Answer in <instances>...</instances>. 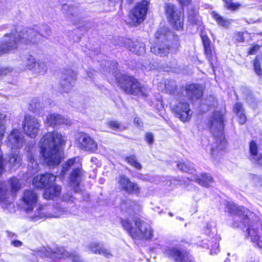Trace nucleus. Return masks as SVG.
Wrapping results in <instances>:
<instances>
[{
	"mask_svg": "<svg viewBox=\"0 0 262 262\" xmlns=\"http://www.w3.org/2000/svg\"><path fill=\"white\" fill-rule=\"evenodd\" d=\"M164 10L169 23L177 30L182 29L183 23L181 18V13L176 10L174 6L170 3L166 4Z\"/></svg>",
	"mask_w": 262,
	"mask_h": 262,
	"instance_id": "nucleus-11",
	"label": "nucleus"
},
{
	"mask_svg": "<svg viewBox=\"0 0 262 262\" xmlns=\"http://www.w3.org/2000/svg\"><path fill=\"white\" fill-rule=\"evenodd\" d=\"M128 1H129V3H132L133 0H128Z\"/></svg>",
	"mask_w": 262,
	"mask_h": 262,
	"instance_id": "nucleus-64",
	"label": "nucleus"
},
{
	"mask_svg": "<svg viewBox=\"0 0 262 262\" xmlns=\"http://www.w3.org/2000/svg\"><path fill=\"white\" fill-rule=\"evenodd\" d=\"M51 257L54 259H66L70 257L72 262H86L83 258L76 253H70L63 248L56 249L51 255Z\"/></svg>",
	"mask_w": 262,
	"mask_h": 262,
	"instance_id": "nucleus-19",
	"label": "nucleus"
},
{
	"mask_svg": "<svg viewBox=\"0 0 262 262\" xmlns=\"http://www.w3.org/2000/svg\"><path fill=\"white\" fill-rule=\"evenodd\" d=\"M9 183L11 191L12 193H16L19 190L21 187V183L16 177H13L9 180Z\"/></svg>",
	"mask_w": 262,
	"mask_h": 262,
	"instance_id": "nucleus-32",
	"label": "nucleus"
},
{
	"mask_svg": "<svg viewBox=\"0 0 262 262\" xmlns=\"http://www.w3.org/2000/svg\"><path fill=\"white\" fill-rule=\"evenodd\" d=\"M223 122V115L220 112H215L210 120L211 132L215 137H220V143L217 147V150H223L226 146V141L224 137H222L224 129Z\"/></svg>",
	"mask_w": 262,
	"mask_h": 262,
	"instance_id": "nucleus-8",
	"label": "nucleus"
},
{
	"mask_svg": "<svg viewBox=\"0 0 262 262\" xmlns=\"http://www.w3.org/2000/svg\"><path fill=\"white\" fill-rule=\"evenodd\" d=\"M249 148L251 160L256 158V156H258L260 154L258 152V146L257 144L253 141L250 143Z\"/></svg>",
	"mask_w": 262,
	"mask_h": 262,
	"instance_id": "nucleus-39",
	"label": "nucleus"
},
{
	"mask_svg": "<svg viewBox=\"0 0 262 262\" xmlns=\"http://www.w3.org/2000/svg\"><path fill=\"white\" fill-rule=\"evenodd\" d=\"M121 224L125 230H126L129 235L134 238L137 237V233L136 232V227L133 225L131 222L128 219L121 220ZM135 226H136L135 225Z\"/></svg>",
	"mask_w": 262,
	"mask_h": 262,
	"instance_id": "nucleus-30",
	"label": "nucleus"
},
{
	"mask_svg": "<svg viewBox=\"0 0 262 262\" xmlns=\"http://www.w3.org/2000/svg\"><path fill=\"white\" fill-rule=\"evenodd\" d=\"M91 162L93 163H94L96 165H98L99 164V161L96 158L93 157L92 158L91 160Z\"/></svg>",
	"mask_w": 262,
	"mask_h": 262,
	"instance_id": "nucleus-59",
	"label": "nucleus"
},
{
	"mask_svg": "<svg viewBox=\"0 0 262 262\" xmlns=\"http://www.w3.org/2000/svg\"><path fill=\"white\" fill-rule=\"evenodd\" d=\"M21 156L17 150L11 152L7 158V164L10 170H14L21 164Z\"/></svg>",
	"mask_w": 262,
	"mask_h": 262,
	"instance_id": "nucleus-23",
	"label": "nucleus"
},
{
	"mask_svg": "<svg viewBox=\"0 0 262 262\" xmlns=\"http://www.w3.org/2000/svg\"><path fill=\"white\" fill-rule=\"evenodd\" d=\"M124 205L127 206V207L128 208L129 210H138L140 207L139 205L137 204V203L129 200H126L123 203V204L122 205V207L124 208Z\"/></svg>",
	"mask_w": 262,
	"mask_h": 262,
	"instance_id": "nucleus-41",
	"label": "nucleus"
},
{
	"mask_svg": "<svg viewBox=\"0 0 262 262\" xmlns=\"http://www.w3.org/2000/svg\"><path fill=\"white\" fill-rule=\"evenodd\" d=\"M178 1L181 5H188L191 1V0H178Z\"/></svg>",
	"mask_w": 262,
	"mask_h": 262,
	"instance_id": "nucleus-56",
	"label": "nucleus"
},
{
	"mask_svg": "<svg viewBox=\"0 0 262 262\" xmlns=\"http://www.w3.org/2000/svg\"><path fill=\"white\" fill-rule=\"evenodd\" d=\"M136 225L137 237L136 238H150L152 236V230L149 225L139 219L134 221Z\"/></svg>",
	"mask_w": 262,
	"mask_h": 262,
	"instance_id": "nucleus-16",
	"label": "nucleus"
},
{
	"mask_svg": "<svg viewBox=\"0 0 262 262\" xmlns=\"http://www.w3.org/2000/svg\"><path fill=\"white\" fill-rule=\"evenodd\" d=\"M234 112L236 114H239L241 113H244V109H243L242 104L240 103H236L235 104V106L234 107Z\"/></svg>",
	"mask_w": 262,
	"mask_h": 262,
	"instance_id": "nucleus-48",
	"label": "nucleus"
},
{
	"mask_svg": "<svg viewBox=\"0 0 262 262\" xmlns=\"http://www.w3.org/2000/svg\"><path fill=\"white\" fill-rule=\"evenodd\" d=\"M227 210L234 215L233 226L242 229L245 231L252 242L256 246L262 248V241L259 233V229L261 228L262 224L259 217L247 209L242 206H237L233 203H227Z\"/></svg>",
	"mask_w": 262,
	"mask_h": 262,
	"instance_id": "nucleus-1",
	"label": "nucleus"
},
{
	"mask_svg": "<svg viewBox=\"0 0 262 262\" xmlns=\"http://www.w3.org/2000/svg\"><path fill=\"white\" fill-rule=\"evenodd\" d=\"M75 75L72 71H68L67 74H63L60 81L61 91L64 93H69L72 89L74 82Z\"/></svg>",
	"mask_w": 262,
	"mask_h": 262,
	"instance_id": "nucleus-20",
	"label": "nucleus"
},
{
	"mask_svg": "<svg viewBox=\"0 0 262 262\" xmlns=\"http://www.w3.org/2000/svg\"><path fill=\"white\" fill-rule=\"evenodd\" d=\"M62 199L63 201L67 202H73L74 198L71 194L68 193L63 194Z\"/></svg>",
	"mask_w": 262,
	"mask_h": 262,
	"instance_id": "nucleus-50",
	"label": "nucleus"
},
{
	"mask_svg": "<svg viewBox=\"0 0 262 262\" xmlns=\"http://www.w3.org/2000/svg\"><path fill=\"white\" fill-rule=\"evenodd\" d=\"M212 16L220 26L228 27L230 24L229 20L223 18L219 14L215 12L212 13Z\"/></svg>",
	"mask_w": 262,
	"mask_h": 262,
	"instance_id": "nucleus-36",
	"label": "nucleus"
},
{
	"mask_svg": "<svg viewBox=\"0 0 262 262\" xmlns=\"http://www.w3.org/2000/svg\"><path fill=\"white\" fill-rule=\"evenodd\" d=\"M148 5L149 2L147 0H142L137 4L129 15L128 23L131 26H137L144 21Z\"/></svg>",
	"mask_w": 262,
	"mask_h": 262,
	"instance_id": "nucleus-9",
	"label": "nucleus"
},
{
	"mask_svg": "<svg viewBox=\"0 0 262 262\" xmlns=\"http://www.w3.org/2000/svg\"><path fill=\"white\" fill-rule=\"evenodd\" d=\"M56 180V176L50 173L36 176L33 180V184L38 188H47L52 185Z\"/></svg>",
	"mask_w": 262,
	"mask_h": 262,
	"instance_id": "nucleus-17",
	"label": "nucleus"
},
{
	"mask_svg": "<svg viewBox=\"0 0 262 262\" xmlns=\"http://www.w3.org/2000/svg\"><path fill=\"white\" fill-rule=\"evenodd\" d=\"M7 191L6 186L5 184L0 182V202H5L6 201V193Z\"/></svg>",
	"mask_w": 262,
	"mask_h": 262,
	"instance_id": "nucleus-43",
	"label": "nucleus"
},
{
	"mask_svg": "<svg viewBox=\"0 0 262 262\" xmlns=\"http://www.w3.org/2000/svg\"><path fill=\"white\" fill-rule=\"evenodd\" d=\"M236 115L239 118V123L241 124L245 123L247 120V118L246 117V115L244 114V112L241 113L239 114H237Z\"/></svg>",
	"mask_w": 262,
	"mask_h": 262,
	"instance_id": "nucleus-49",
	"label": "nucleus"
},
{
	"mask_svg": "<svg viewBox=\"0 0 262 262\" xmlns=\"http://www.w3.org/2000/svg\"><path fill=\"white\" fill-rule=\"evenodd\" d=\"M134 123L137 126L140 125V118L139 117H136L134 119Z\"/></svg>",
	"mask_w": 262,
	"mask_h": 262,
	"instance_id": "nucleus-57",
	"label": "nucleus"
},
{
	"mask_svg": "<svg viewBox=\"0 0 262 262\" xmlns=\"http://www.w3.org/2000/svg\"><path fill=\"white\" fill-rule=\"evenodd\" d=\"M225 2V7L230 10H234L237 9L239 5L237 4L233 3L230 0H223Z\"/></svg>",
	"mask_w": 262,
	"mask_h": 262,
	"instance_id": "nucleus-46",
	"label": "nucleus"
},
{
	"mask_svg": "<svg viewBox=\"0 0 262 262\" xmlns=\"http://www.w3.org/2000/svg\"><path fill=\"white\" fill-rule=\"evenodd\" d=\"M202 39L206 58L212 64V61L215 55L214 48L211 46L210 40L207 36L202 35Z\"/></svg>",
	"mask_w": 262,
	"mask_h": 262,
	"instance_id": "nucleus-25",
	"label": "nucleus"
},
{
	"mask_svg": "<svg viewBox=\"0 0 262 262\" xmlns=\"http://www.w3.org/2000/svg\"><path fill=\"white\" fill-rule=\"evenodd\" d=\"M253 66L254 68V70L257 74L259 75H262V70L260 67V63L259 61L257 59V57H256L254 61Z\"/></svg>",
	"mask_w": 262,
	"mask_h": 262,
	"instance_id": "nucleus-47",
	"label": "nucleus"
},
{
	"mask_svg": "<svg viewBox=\"0 0 262 262\" xmlns=\"http://www.w3.org/2000/svg\"><path fill=\"white\" fill-rule=\"evenodd\" d=\"M252 160L254 162H255L259 165H262V155H261V154H259L258 155V156H256V158H254Z\"/></svg>",
	"mask_w": 262,
	"mask_h": 262,
	"instance_id": "nucleus-54",
	"label": "nucleus"
},
{
	"mask_svg": "<svg viewBox=\"0 0 262 262\" xmlns=\"http://www.w3.org/2000/svg\"><path fill=\"white\" fill-rule=\"evenodd\" d=\"M7 233H8V236L10 238H12L16 236V235L15 233H12L11 232L7 231Z\"/></svg>",
	"mask_w": 262,
	"mask_h": 262,
	"instance_id": "nucleus-58",
	"label": "nucleus"
},
{
	"mask_svg": "<svg viewBox=\"0 0 262 262\" xmlns=\"http://www.w3.org/2000/svg\"><path fill=\"white\" fill-rule=\"evenodd\" d=\"M87 74H88V76L90 77V78H92V74L91 73V74H89V73H87Z\"/></svg>",
	"mask_w": 262,
	"mask_h": 262,
	"instance_id": "nucleus-62",
	"label": "nucleus"
},
{
	"mask_svg": "<svg viewBox=\"0 0 262 262\" xmlns=\"http://www.w3.org/2000/svg\"><path fill=\"white\" fill-rule=\"evenodd\" d=\"M248 262H259V261L257 259L251 258Z\"/></svg>",
	"mask_w": 262,
	"mask_h": 262,
	"instance_id": "nucleus-60",
	"label": "nucleus"
},
{
	"mask_svg": "<svg viewBox=\"0 0 262 262\" xmlns=\"http://www.w3.org/2000/svg\"><path fill=\"white\" fill-rule=\"evenodd\" d=\"M25 61L26 68L29 70L33 71L34 67L36 66L35 59L32 55H27Z\"/></svg>",
	"mask_w": 262,
	"mask_h": 262,
	"instance_id": "nucleus-38",
	"label": "nucleus"
},
{
	"mask_svg": "<svg viewBox=\"0 0 262 262\" xmlns=\"http://www.w3.org/2000/svg\"><path fill=\"white\" fill-rule=\"evenodd\" d=\"M216 150L214 149H212V155H214L215 154Z\"/></svg>",
	"mask_w": 262,
	"mask_h": 262,
	"instance_id": "nucleus-61",
	"label": "nucleus"
},
{
	"mask_svg": "<svg viewBox=\"0 0 262 262\" xmlns=\"http://www.w3.org/2000/svg\"><path fill=\"white\" fill-rule=\"evenodd\" d=\"M118 184L120 189L129 194H138L140 188L137 183L132 182L129 179L124 175L119 177Z\"/></svg>",
	"mask_w": 262,
	"mask_h": 262,
	"instance_id": "nucleus-14",
	"label": "nucleus"
},
{
	"mask_svg": "<svg viewBox=\"0 0 262 262\" xmlns=\"http://www.w3.org/2000/svg\"><path fill=\"white\" fill-rule=\"evenodd\" d=\"M259 49V46L258 45H254L250 49L249 53L251 55L255 54Z\"/></svg>",
	"mask_w": 262,
	"mask_h": 262,
	"instance_id": "nucleus-52",
	"label": "nucleus"
},
{
	"mask_svg": "<svg viewBox=\"0 0 262 262\" xmlns=\"http://www.w3.org/2000/svg\"><path fill=\"white\" fill-rule=\"evenodd\" d=\"M146 141L149 143L151 144L154 141V136L151 133H146L145 135Z\"/></svg>",
	"mask_w": 262,
	"mask_h": 262,
	"instance_id": "nucleus-53",
	"label": "nucleus"
},
{
	"mask_svg": "<svg viewBox=\"0 0 262 262\" xmlns=\"http://www.w3.org/2000/svg\"><path fill=\"white\" fill-rule=\"evenodd\" d=\"M125 43L129 50L136 54L142 55L145 52V44L142 42L138 40L133 41L130 39H127Z\"/></svg>",
	"mask_w": 262,
	"mask_h": 262,
	"instance_id": "nucleus-21",
	"label": "nucleus"
},
{
	"mask_svg": "<svg viewBox=\"0 0 262 262\" xmlns=\"http://www.w3.org/2000/svg\"><path fill=\"white\" fill-rule=\"evenodd\" d=\"M6 142L7 146L12 149L19 148L24 143L23 136L18 129H13L8 136Z\"/></svg>",
	"mask_w": 262,
	"mask_h": 262,
	"instance_id": "nucleus-18",
	"label": "nucleus"
},
{
	"mask_svg": "<svg viewBox=\"0 0 262 262\" xmlns=\"http://www.w3.org/2000/svg\"><path fill=\"white\" fill-rule=\"evenodd\" d=\"M79 146L82 150L95 152L97 150V143L89 135L84 133H79L76 136Z\"/></svg>",
	"mask_w": 262,
	"mask_h": 262,
	"instance_id": "nucleus-12",
	"label": "nucleus"
},
{
	"mask_svg": "<svg viewBox=\"0 0 262 262\" xmlns=\"http://www.w3.org/2000/svg\"><path fill=\"white\" fill-rule=\"evenodd\" d=\"M21 200L22 207L28 216L32 220H38L41 214L42 205H37L38 195L33 190H25L22 193Z\"/></svg>",
	"mask_w": 262,
	"mask_h": 262,
	"instance_id": "nucleus-5",
	"label": "nucleus"
},
{
	"mask_svg": "<svg viewBox=\"0 0 262 262\" xmlns=\"http://www.w3.org/2000/svg\"><path fill=\"white\" fill-rule=\"evenodd\" d=\"M45 123L49 126H55L67 123V120L61 115L56 114H50L46 119Z\"/></svg>",
	"mask_w": 262,
	"mask_h": 262,
	"instance_id": "nucleus-28",
	"label": "nucleus"
},
{
	"mask_svg": "<svg viewBox=\"0 0 262 262\" xmlns=\"http://www.w3.org/2000/svg\"><path fill=\"white\" fill-rule=\"evenodd\" d=\"M10 69L0 66V76L6 75L10 72Z\"/></svg>",
	"mask_w": 262,
	"mask_h": 262,
	"instance_id": "nucleus-51",
	"label": "nucleus"
},
{
	"mask_svg": "<svg viewBox=\"0 0 262 262\" xmlns=\"http://www.w3.org/2000/svg\"><path fill=\"white\" fill-rule=\"evenodd\" d=\"M88 248L94 253L102 254L107 258H110L112 256L110 252L98 243L93 242L90 244Z\"/></svg>",
	"mask_w": 262,
	"mask_h": 262,
	"instance_id": "nucleus-27",
	"label": "nucleus"
},
{
	"mask_svg": "<svg viewBox=\"0 0 262 262\" xmlns=\"http://www.w3.org/2000/svg\"><path fill=\"white\" fill-rule=\"evenodd\" d=\"M188 179L191 181H194L201 186L205 187H210L213 182V178L207 173L202 174L200 177H199L195 173L194 175L188 178Z\"/></svg>",
	"mask_w": 262,
	"mask_h": 262,
	"instance_id": "nucleus-24",
	"label": "nucleus"
},
{
	"mask_svg": "<svg viewBox=\"0 0 262 262\" xmlns=\"http://www.w3.org/2000/svg\"><path fill=\"white\" fill-rule=\"evenodd\" d=\"M173 111L178 118L183 122L189 121L192 115L189 104L185 101H179L173 108Z\"/></svg>",
	"mask_w": 262,
	"mask_h": 262,
	"instance_id": "nucleus-13",
	"label": "nucleus"
},
{
	"mask_svg": "<svg viewBox=\"0 0 262 262\" xmlns=\"http://www.w3.org/2000/svg\"><path fill=\"white\" fill-rule=\"evenodd\" d=\"M178 168L186 172H188L193 176L196 173V170L190 165L189 163L179 162L177 164Z\"/></svg>",
	"mask_w": 262,
	"mask_h": 262,
	"instance_id": "nucleus-33",
	"label": "nucleus"
},
{
	"mask_svg": "<svg viewBox=\"0 0 262 262\" xmlns=\"http://www.w3.org/2000/svg\"><path fill=\"white\" fill-rule=\"evenodd\" d=\"M165 253L172 257L177 262H184V254L174 248H168L165 250Z\"/></svg>",
	"mask_w": 262,
	"mask_h": 262,
	"instance_id": "nucleus-29",
	"label": "nucleus"
},
{
	"mask_svg": "<svg viewBox=\"0 0 262 262\" xmlns=\"http://www.w3.org/2000/svg\"><path fill=\"white\" fill-rule=\"evenodd\" d=\"M28 159L29 161L28 166L29 167H32V169H37V164L35 161L32 151L29 152L28 154Z\"/></svg>",
	"mask_w": 262,
	"mask_h": 262,
	"instance_id": "nucleus-44",
	"label": "nucleus"
},
{
	"mask_svg": "<svg viewBox=\"0 0 262 262\" xmlns=\"http://www.w3.org/2000/svg\"><path fill=\"white\" fill-rule=\"evenodd\" d=\"M40 122L36 118L26 115L23 124L25 134L31 138H35L40 130Z\"/></svg>",
	"mask_w": 262,
	"mask_h": 262,
	"instance_id": "nucleus-10",
	"label": "nucleus"
},
{
	"mask_svg": "<svg viewBox=\"0 0 262 262\" xmlns=\"http://www.w3.org/2000/svg\"><path fill=\"white\" fill-rule=\"evenodd\" d=\"M41 35L37 28H30L20 31L17 37L14 33L6 34L0 43V55L11 51L19 46H31L37 44Z\"/></svg>",
	"mask_w": 262,
	"mask_h": 262,
	"instance_id": "nucleus-3",
	"label": "nucleus"
},
{
	"mask_svg": "<svg viewBox=\"0 0 262 262\" xmlns=\"http://www.w3.org/2000/svg\"><path fill=\"white\" fill-rule=\"evenodd\" d=\"M155 37L158 42L151 47V51L155 54L165 56L169 52L176 53L179 50L180 43L178 36L174 35L166 27L158 29Z\"/></svg>",
	"mask_w": 262,
	"mask_h": 262,
	"instance_id": "nucleus-4",
	"label": "nucleus"
},
{
	"mask_svg": "<svg viewBox=\"0 0 262 262\" xmlns=\"http://www.w3.org/2000/svg\"><path fill=\"white\" fill-rule=\"evenodd\" d=\"M116 80L120 86L127 94L146 96L148 90L136 79L127 75H122L117 77Z\"/></svg>",
	"mask_w": 262,
	"mask_h": 262,
	"instance_id": "nucleus-6",
	"label": "nucleus"
},
{
	"mask_svg": "<svg viewBox=\"0 0 262 262\" xmlns=\"http://www.w3.org/2000/svg\"><path fill=\"white\" fill-rule=\"evenodd\" d=\"M11 244L12 245L15 247H19L22 245V243L20 241L12 239L11 242Z\"/></svg>",
	"mask_w": 262,
	"mask_h": 262,
	"instance_id": "nucleus-55",
	"label": "nucleus"
},
{
	"mask_svg": "<svg viewBox=\"0 0 262 262\" xmlns=\"http://www.w3.org/2000/svg\"><path fill=\"white\" fill-rule=\"evenodd\" d=\"M166 91L170 94L173 93L176 90V85L173 81H168L165 84Z\"/></svg>",
	"mask_w": 262,
	"mask_h": 262,
	"instance_id": "nucleus-45",
	"label": "nucleus"
},
{
	"mask_svg": "<svg viewBox=\"0 0 262 262\" xmlns=\"http://www.w3.org/2000/svg\"><path fill=\"white\" fill-rule=\"evenodd\" d=\"M63 9L64 11L68 10L66 12L65 14L69 20L73 23L76 22L77 15L76 11L74 10L73 8L65 5L63 7Z\"/></svg>",
	"mask_w": 262,
	"mask_h": 262,
	"instance_id": "nucleus-31",
	"label": "nucleus"
},
{
	"mask_svg": "<svg viewBox=\"0 0 262 262\" xmlns=\"http://www.w3.org/2000/svg\"><path fill=\"white\" fill-rule=\"evenodd\" d=\"M64 142L62 135L56 131L48 132L41 138L38 146L41 154L49 165L59 164L62 156L60 146Z\"/></svg>",
	"mask_w": 262,
	"mask_h": 262,
	"instance_id": "nucleus-2",
	"label": "nucleus"
},
{
	"mask_svg": "<svg viewBox=\"0 0 262 262\" xmlns=\"http://www.w3.org/2000/svg\"><path fill=\"white\" fill-rule=\"evenodd\" d=\"M117 62H114V63H113V66H114V67L116 66V65H117Z\"/></svg>",
	"mask_w": 262,
	"mask_h": 262,
	"instance_id": "nucleus-63",
	"label": "nucleus"
},
{
	"mask_svg": "<svg viewBox=\"0 0 262 262\" xmlns=\"http://www.w3.org/2000/svg\"><path fill=\"white\" fill-rule=\"evenodd\" d=\"M72 166L74 169L70 176L71 185L74 188L75 192H79V189L76 187L78 186L81 181V177L83 174L81 169V159L79 158H74L68 160L62 167L61 175L63 176Z\"/></svg>",
	"mask_w": 262,
	"mask_h": 262,
	"instance_id": "nucleus-7",
	"label": "nucleus"
},
{
	"mask_svg": "<svg viewBox=\"0 0 262 262\" xmlns=\"http://www.w3.org/2000/svg\"><path fill=\"white\" fill-rule=\"evenodd\" d=\"M198 9L195 7H191L188 11V20L192 24H196L199 19Z\"/></svg>",
	"mask_w": 262,
	"mask_h": 262,
	"instance_id": "nucleus-34",
	"label": "nucleus"
},
{
	"mask_svg": "<svg viewBox=\"0 0 262 262\" xmlns=\"http://www.w3.org/2000/svg\"><path fill=\"white\" fill-rule=\"evenodd\" d=\"M30 106L32 111H36L42 109L43 107V104L39 99L34 98L31 100Z\"/></svg>",
	"mask_w": 262,
	"mask_h": 262,
	"instance_id": "nucleus-37",
	"label": "nucleus"
},
{
	"mask_svg": "<svg viewBox=\"0 0 262 262\" xmlns=\"http://www.w3.org/2000/svg\"><path fill=\"white\" fill-rule=\"evenodd\" d=\"M48 68L46 63L42 61H38L36 66L33 70V72L38 74H43L47 71Z\"/></svg>",
	"mask_w": 262,
	"mask_h": 262,
	"instance_id": "nucleus-35",
	"label": "nucleus"
},
{
	"mask_svg": "<svg viewBox=\"0 0 262 262\" xmlns=\"http://www.w3.org/2000/svg\"><path fill=\"white\" fill-rule=\"evenodd\" d=\"M61 190V188L59 185L53 184L46 189L43 197L46 199H54L60 195Z\"/></svg>",
	"mask_w": 262,
	"mask_h": 262,
	"instance_id": "nucleus-26",
	"label": "nucleus"
},
{
	"mask_svg": "<svg viewBox=\"0 0 262 262\" xmlns=\"http://www.w3.org/2000/svg\"><path fill=\"white\" fill-rule=\"evenodd\" d=\"M126 160L128 163L137 169H141L142 168L141 165L137 161L135 156H131L126 157Z\"/></svg>",
	"mask_w": 262,
	"mask_h": 262,
	"instance_id": "nucleus-40",
	"label": "nucleus"
},
{
	"mask_svg": "<svg viewBox=\"0 0 262 262\" xmlns=\"http://www.w3.org/2000/svg\"><path fill=\"white\" fill-rule=\"evenodd\" d=\"M107 125L110 128L115 130L122 129V125L117 121H110L107 122Z\"/></svg>",
	"mask_w": 262,
	"mask_h": 262,
	"instance_id": "nucleus-42",
	"label": "nucleus"
},
{
	"mask_svg": "<svg viewBox=\"0 0 262 262\" xmlns=\"http://www.w3.org/2000/svg\"><path fill=\"white\" fill-rule=\"evenodd\" d=\"M188 98L192 100L200 99L203 95L202 88L198 84H190L186 88Z\"/></svg>",
	"mask_w": 262,
	"mask_h": 262,
	"instance_id": "nucleus-22",
	"label": "nucleus"
},
{
	"mask_svg": "<svg viewBox=\"0 0 262 262\" xmlns=\"http://www.w3.org/2000/svg\"><path fill=\"white\" fill-rule=\"evenodd\" d=\"M67 211L64 208H62L59 205L56 206H48L47 208H44L42 206L41 210V216L38 217V220L43 218H57L63 217L67 214Z\"/></svg>",
	"mask_w": 262,
	"mask_h": 262,
	"instance_id": "nucleus-15",
	"label": "nucleus"
}]
</instances>
